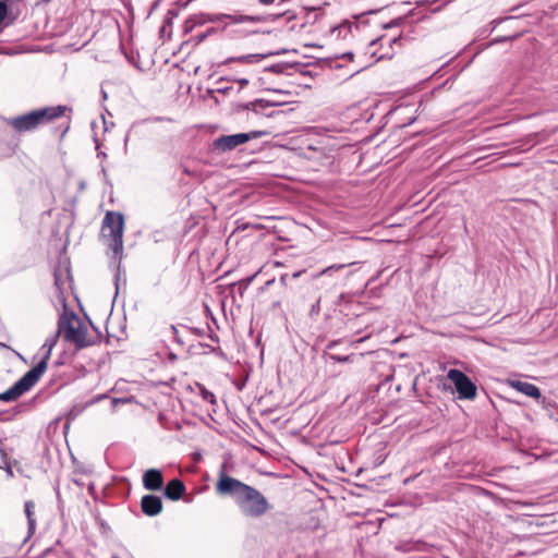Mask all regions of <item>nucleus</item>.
<instances>
[{"label":"nucleus","instance_id":"nucleus-42","mask_svg":"<svg viewBox=\"0 0 558 558\" xmlns=\"http://www.w3.org/2000/svg\"><path fill=\"white\" fill-rule=\"evenodd\" d=\"M396 389H397L398 391H400V390H401V384H398V385H397V387H396Z\"/></svg>","mask_w":558,"mask_h":558},{"label":"nucleus","instance_id":"nucleus-25","mask_svg":"<svg viewBox=\"0 0 558 558\" xmlns=\"http://www.w3.org/2000/svg\"><path fill=\"white\" fill-rule=\"evenodd\" d=\"M250 110V102L246 104H234L232 106V111L235 113H241L243 111Z\"/></svg>","mask_w":558,"mask_h":558},{"label":"nucleus","instance_id":"nucleus-28","mask_svg":"<svg viewBox=\"0 0 558 558\" xmlns=\"http://www.w3.org/2000/svg\"><path fill=\"white\" fill-rule=\"evenodd\" d=\"M415 546H416V544H402V545L398 546L397 548L402 549L403 551H410V550L414 549Z\"/></svg>","mask_w":558,"mask_h":558},{"label":"nucleus","instance_id":"nucleus-22","mask_svg":"<svg viewBox=\"0 0 558 558\" xmlns=\"http://www.w3.org/2000/svg\"><path fill=\"white\" fill-rule=\"evenodd\" d=\"M215 29L211 27V28H208L206 32H202V33H198L194 36L191 37L190 41L194 43L195 45H198L201 44L202 41H204L207 36L213 33Z\"/></svg>","mask_w":558,"mask_h":558},{"label":"nucleus","instance_id":"nucleus-11","mask_svg":"<svg viewBox=\"0 0 558 558\" xmlns=\"http://www.w3.org/2000/svg\"><path fill=\"white\" fill-rule=\"evenodd\" d=\"M141 509L147 517H156L162 511V500L157 495H144L141 499Z\"/></svg>","mask_w":558,"mask_h":558},{"label":"nucleus","instance_id":"nucleus-1","mask_svg":"<svg viewBox=\"0 0 558 558\" xmlns=\"http://www.w3.org/2000/svg\"><path fill=\"white\" fill-rule=\"evenodd\" d=\"M59 337L60 335L58 330L47 337L45 343L41 347V350H45L41 360L33 368L26 372L11 388L4 392H1L0 401H15L37 384L48 367V361L51 356V351L56 347Z\"/></svg>","mask_w":558,"mask_h":558},{"label":"nucleus","instance_id":"nucleus-7","mask_svg":"<svg viewBox=\"0 0 558 558\" xmlns=\"http://www.w3.org/2000/svg\"><path fill=\"white\" fill-rule=\"evenodd\" d=\"M247 487V484L227 475L223 469L220 471L216 484V490L219 495L230 496L236 504Z\"/></svg>","mask_w":558,"mask_h":558},{"label":"nucleus","instance_id":"nucleus-40","mask_svg":"<svg viewBox=\"0 0 558 558\" xmlns=\"http://www.w3.org/2000/svg\"><path fill=\"white\" fill-rule=\"evenodd\" d=\"M8 413V411L0 412V421H5L7 418L3 417V415Z\"/></svg>","mask_w":558,"mask_h":558},{"label":"nucleus","instance_id":"nucleus-45","mask_svg":"<svg viewBox=\"0 0 558 558\" xmlns=\"http://www.w3.org/2000/svg\"><path fill=\"white\" fill-rule=\"evenodd\" d=\"M0 347H7V345H5L4 343H1V342H0Z\"/></svg>","mask_w":558,"mask_h":558},{"label":"nucleus","instance_id":"nucleus-12","mask_svg":"<svg viewBox=\"0 0 558 558\" xmlns=\"http://www.w3.org/2000/svg\"><path fill=\"white\" fill-rule=\"evenodd\" d=\"M143 486L147 490H160L163 487V475L158 469H148L143 474Z\"/></svg>","mask_w":558,"mask_h":558},{"label":"nucleus","instance_id":"nucleus-32","mask_svg":"<svg viewBox=\"0 0 558 558\" xmlns=\"http://www.w3.org/2000/svg\"><path fill=\"white\" fill-rule=\"evenodd\" d=\"M231 89H232V87L226 86V87L218 88L217 92L222 94V95H227Z\"/></svg>","mask_w":558,"mask_h":558},{"label":"nucleus","instance_id":"nucleus-9","mask_svg":"<svg viewBox=\"0 0 558 558\" xmlns=\"http://www.w3.org/2000/svg\"><path fill=\"white\" fill-rule=\"evenodd\" d=\"M223 17H231L228 14H215V15H206V14H195L190 16L183 26L184 33H191L196 26L204 25L208 22H218Z\"/></svg>","mask_w":558,"mask_h":558},{"label":"nucleus","instance_id":"nucleus-34","mask_svg":"<svg viewBox=\"0 0 558 558\" xmlns=\"http://www.w3.org/2000/svg\"><path fill=\"white\" fill-rule=\"evenodd\" d=\"M339 342H340V340H332V341H330V342L327 344L326 349H327V350H331V349H333L336 345H338V343H339Z\"/></svg>","mask_w":558,"mask_h":558},{"label":"nucleus","instance_id":"nucleus-41","mask_svg":"<svg viewBox=\"0 0 558 558\" xmlns=\"http://www.w3.org/2000/svg\"><path fill=\"white\" fill-rule=\"evenodd\" d=\"M166 33V25H163L161 28H160V34H163Z\"/></svg>","mask_w":558,"mask_h":558},{"label":"nucleus","instance_id":"nucleus-35","mask_svg":"<svg viewBox=\"0 0 558 558\" xmlns=\"http://www.w3.org/2000/svg\"><path fill=\"white\" fill-rule=\"evenodd\" d=\"M23 409H24V405L20 404V405L14 407L12 411H13L14 415H16V414H20L23 411Z\"/></svg>","mask_w":558,"mask_h":558},{"label":"nucleus","instance_id":"nucleus-2","mask_svg":"<svg viewBox=\"0 0 558 558\" xmlns=\"http://www.w3.org/2000/svg\"><path fill=\"white\" fill-rule=\"evenodd\" d=\"M68 110L66 106L45 107L33 110L28 113L11 118L8 123L16 132H29L37 129L39 125L46 124L53 119L64 114Z\"/></svg>","mask_w":558,"mask_h":558},{"label":"nucleus","instance_id":"nucleus-37","mask_svg":"<svg viewBox=\"0 0 558 558\" xmlns=\"http://www.w3.org/2000/svg\"><path fill=\"white\" fill-rule=\"evenodd\" d=\"M420 5H421V19H422V17H423V16H422V14H423V9H424L425 7H426V8H428V7H429V4H428V3H426V4H425L423 1H421V2H420Z\"/></svg>","mask_w":558,"mask_h":558},{"label":"nucleus","instance_id":"nucleus-29","mask_svg":"<svg viewBox=\"0 0 558 558\" xmlns=\"http://www.w3.org/2000/svg\"><path fill=\"white\" fill-rule=\"evenodd\" d=\"M129 401V399L126 398H113L112 399V404L113 405H117V404H124Z\"/></svg>","mask_w":558,"mask_h":558},{"label":"nucleus","instance_id":"nucleus-20","mask_svg":"<svg viewBox=\"0 0 558 558\" xmlns=\"http://www.w3.org/2000/svg\"><path fill=\"white\" fill-rule=\"evenodd\" d=\"M0 457H1V462L3 464V465L0 464V469L5 470L8 477H13L14 473H13L12 466L9 462V457H8L7 452L3 450V448H1V447H0Z\"/></svg>","mask_w":558,"mask_h":558},{"label":"nucleus","instance_id":"nucleus-19","mask_svg":"<svg viewBox=\"0 0 558 558\" xmlns=\"http://www.w3.org/2000/svg\"><path fill=\"white\" fill-rule=\"evenodd\" d=\"M274 104L264 99H256L254 101H250V110L256 114L263 113V111L271 107Z\"/></svg>","mask_w":558,"mask_h":558},{"label":"nucleus","instance_id":"nucleus-30","mask_svg":"<svg viewBox=\"0 0 558 558\" xmlns=\"http://www.w3.org/2000/svg\"><path fill=\"white\" fill-rule=\"evenodd\" d=\"M417 383H418V375H415L410 383V388L415 391Z\"/></svg>","mask_w":558,"mask_h":558},{"label":"nucleus","instance_id":"nucleus-17","mask_svg":"<svg viewBox=\"0 0 558 558\" xmlns=\"http://www.w3.org/2000/svg\"><path fill=\"white\" fill-rule=\"evenodd\" d=\"M414 20L409 16H404L402 19L401 25H402V32H401V38L409 39V40H415V36H412L414 33V26H413Z\"/></svg>","mask_w":558,"mask_h":558},{"label":"nucleus","instance_id":"nucleus-16","mask_svg":"<svg viewBox=\"0 0 558 558\" xmlns=\"http://www.w3.org/2000/svg\"><path fill=\"white\" fill-rule=\"evenodd\" d=\"M355 263H349V264H333L331 266H328L326 268H324L323 270L318 271V272H315L312 275V278L313 279H316V278H319V277H324V276H329V277H332L335 272H338L344 268H347L348 266L350 265H354Z\"/></svg>","mask_w":558,"mask_h":558},{"label":"nucleus","instance_id":"nucleus-15","mask_svg":"<svg viewBox=\"0 0 558 558\" xmlns=\"http://www.w3.org/2000/svg\"><path fill=\"white\" fill-rule=\"evenodd\" d=\"M24 512L27 518L28 535L32 536L36 530L35 520V504L32 500H27L24 504Z\"/></svg>","mask_w":558,"mask_h":558},{"label":"nucleus","instance_id":"nucleus-31","mask_svg":"<svg viewBox=\"0 0 558 558\" xmlns=\"http://www.w3.org/2000/svg\"><path fill=\"white\" fill-rule=\"evenodd\" d=\"M234 81L240 84L241 88H243V87L248 85V80L247 78H238V80H234Z\"/></svg>","mask_w":558,"mask_h":558},{"label":"nucleus","instance_id":"nucleus-21","mask_svg":"<svg viewBox=\"0 0 558 558\" xmlns=\"http://www.w3.org/2000/svg\"><path fill=\"white\" fill-rule=\"evenodd\" d=\"M325 354H327V352H325ZM328 357L336 363H349V362H353L354 354L339 355V354L328 353Z\"/></svg>","mask_w":558,"mask_h":558},{"label":"nucleus","instance_id":"nucleus-18","mask_svg":"<svg viewBox=\"0 0 558 558\" xmlns=\"http://www.w3.org/2000/svg\"><path fill=\"white\" fill-rule=\"evenodd\" d=\"M299 66V64H291L288 62H279L276 64H272L270 66L265 68V71L275 73V74H283L287 73L288 70Z\"/></svg>","mask_w":558,"mask_h":558},{"label":"nucleus","instance_id":"nucleus-38","mask_svg":"<svg viewBox=\"0 0 558 558\" xmlns=\"http://www.w3.org/2000/svg\"><path fill=\"white\" fill-rule=\"evenodd\" d=\"M319 308V301L316 302V304L313 305L312 312L318 311Z\"/></svg>","mask_w":558,"mask_h":558},{"label":"nucleus","instance_id":"nucleus-26","mask_svg":"<svg viewBox=\"0 0 558 558\" xmlns=\"http://www.w3.org/2000/svg\"><path fill=\"white\" fill-rule=\"evenodd\" d=\"M8 15V4L5 1H0V24Z\"/></svg>","mask_w":558,"mask_h":558},{"label":"nucleus","instance_id":"nucleus-44","mask_svg":"<svg viewBox=\"0 0 558 558\" xmlns=\"http://www.w3.org/2000/svg\"><path fill=\"white\" fill-rule=\"evenodd\" d=\"M52 0H43L44 3H49L51 2Z\"/></svg>","mask_w":558,"mask_h":558},{"label":"nucleus","instance_id":"nucleus-13","mask_svg":"<svg viewBox=\"0 0 558 558\" xmlns=\"http://www.w3.org/2000/svg\"><path fill=\"white\" fill-rule=\"evenodd\" d=\"M185 493V485L180 478H172L163 488V496L170 500H179Z\"/></svg>","mask_w":558,"mask_h":558},{"label":"nucleus","instance_id":"nucleus-3","mask_svg":"<svg viewBox=\"0 0 558 558\" xmlns=\"http://www.w3.org/2000/svg\"><path fill=\"white\" fill-rule=\"evenodd\" d=\"M124 217L119 211H108L102 220L101 236L113 252V258H121L123 252Z\"/></svg>","mask_w":558,"mask_h":558},{"label":"nucleus","instance_id":"nucleus-4","mask_svg":"<svg viewBox=\"0 0 558 558\" xmlns=\"http://www.w3.org/2000/svg\"><path fill=\"white\" fill-rule=\"evenodd\" d=\"M58 332L66 342L75 344L77 349H83L93 344L86 338V328L74 312L66 310L59 316Z\"/></svg>","mask_w":558,"mask_h":558},{"label":"nucleus","instance_id":"nucleus-10","mask_svg":"<svg viewBox=\"0 0 558 558\" xmlns=\"http://www.w3.org/2000/svg\"><path fill=\"white\" fill-rule=\"evenodd\" d=\"M279 53H280L279 51L278 52L269 51L266 53H251V54H243V56H238V57H230V58H227L226 60H223L220 63V65H228L231 63H239L242 65L254 64V63H258L262 60L267 59L274 54H279Z\"/></svg>","mask_w":558,"mask_h":558},{"label":"nucleus","instance_id":"nucleus-6","mask_svg":"<svg viewBox=\"0 0 558 558\" xmlns=\"http://www.w3.org/2000/svg\"><path fill=\"white\" fill-rule=\"evenodd\" d=\"M269 134L270 133L268 131H251L247 133L221 135L214 140L213 148L219 153H227L251 140L259 138Z\"/></svg>","mask_w":558,"mask_h":558},{"label":"nucleus","instance_id":"nucleus-33","mask_svg":"<svg viewBox=\"0 0 558 558\" xmlns=\"http://www.w3.org/2000/svg\"><path fill=\"white\" fill-rule=\"evenodd\" d=\"M54 286L57 287L58 290L61 289L60 276L57 272L54 274Z\"/></svg>","mask_w":558,"mask_h":558},{"label":"nucleus","instance_id":"nucleus-24","mask_svg":"<svg viewBox=\"0 0 558 558\" xmlns=\"http://www.w3.org/2000/svg\"><path fill=\"white\" fill-rule=\"evenodd\" d=\"M254 278H255V275L252 277H248L246 279H243L239 282V290H240L241 295L244 293V291L247 289V287L251 284V282L253 281Z\"/></svg>","mask_w":558,"mask_h":558},{"label":"nucleus","instance_id":"nucleus-5","mask_svg":"<svg viewBox=\"0 0 558 558\" xmlns=\"http://www.w3.org/2000/svg\"><path fill=\"white\" fill-rule=\"evenodd\" d=\"M236 505L244 515L251 518H259L269 510V504L265 496L250 485Z\"/></svg>","mask_w":558,"mask_h":558},{"label":"nucleus","instance_id":"nucleus-23","mask_svg":"<svg viewBox=\"0 0 558 558\" xmlns=\"http://www.w3.org/2000/svg\"><path fill=\"white\" fill-rule=\"evenodd\" d=\"M199 389H201V396H202L203 400H205L211 404L216 403V397L211 391L207 390L204 386H201Z\"/></svg>","mask_w":558,"mask_h":558},{"label":"nucleus","instance_id":"nucleus-39","mask_svg":"<svg viewBox=\"0 0 558 558\" xmlns=\"http://www.w3.org/2000/svg\"><path fill=\"white\" fill-rule=\"evenodd\" d=\"M106 397H107L106 395L98 396V397H96V398H95V402H96V401H99V400H102V399H105Z\"/></svg>","mask_w":558,"mask_h":558},{"label":"nucleus","instance_id":"nucleus-36","mask_svg":"<svg viewBox=\"0 0 558 558\" xmlns=\"http://www.w3.org/2000/svg\"><path fill=\"white\" fill-rule=\"evenodd\" d=\"M353 52H345L342 54V58L343 59H349V60H352L353 59Z\"/></svg>","mask_w":558,"mask_h":558},{"label":"nucleus","instance_id":"nucleus-43","mask_svg":"<svg viewBox=\"0 0 558 558\" xmlns=\"http://www.w3.org/2000/svg\"><path fill=\"white\" fill-rule=\"evenodd\" d=\"M272 282H274V280H269V281H267V282H266V286H269V284H271Z\"/></svg>","mask_w":558,"mask_h":558},{"label":"nucleus","instance_id":"nucleus-27","mask_svg":"<svg viewBox=\"0 0 558 558\" xmlns=\"http://www.w3.org/2000/svg\"><path fill=\"white\" fill-rule=\"evenodd\" d=\"M169 330H170V331H171V333L173 335L174 340H175L180 345H183L184 343H183V341H182L181 337L179 336V332H178L177 327H175V326H173V325H171V326L169 327Z\"/></svg>","mask_w":558,"mask_h":558},{"label":"nucleus","instance_id":"nucleus-8","mask_svg":"<svg viewBox=\"0 0 558 558\" xmlns=\"http://www.w3.org/2000/svg\"><path fill=\"white\" fill-rule=\"evenodd\" d=\"M447 378L454 385L460 399L472 400L476 397V386L460 369L451 368L447 373Z\"/></svg>","mask_w":558,"mask_h":558},{"label":"nucleus","instance_id":"nucleus-14","mask_svg":"<svg viewBox=\"0 0 558 558\" xmlns=\"http://www.w3.org/2000/svg\"><path fill=\"white\" fill-rule=\"evenodd\" d=\"M510 386L513 389H515L517 391H519L530 398H533L536 400H539L542 398L539 388L537 386H535L534 384H531L527 381H521V380H513L510 383Z\"/></svg>","mask_w":558,"mask_h":558}]
</instances>
